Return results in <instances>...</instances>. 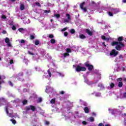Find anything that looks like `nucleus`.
Instances as JSON below:
<instances>
[{"mask_svg": "<svg viewBox=\"0 0 126 126\" xmlns=\"http://www.w3.org/2000/svg\"><path fill=\"white\" fill-rule=\"evenodd\" d=\"M122 41H124V37L123 36H120L118 38V41H113L112 42V46H115V45H117L115 47L116 50L117 51H121L122 50V48L123 47H125V44L122 42Z\"/></svg>", "mask_w": 126, "mask_h": 126, "instance_id": "1", "label": "nucleus"}, {"mask_svg": "<svg viewBox=\"0 0 126 126\" xmlns=\"http://www.w3.org/2000/svg\"><path fill=\"white\" fill-rule=\"evenodd\" d=\"M86 67L84 66H81L79 65H77L76 67V71L77 72H80V71H86Z\"/></svg>", "mask_w": 126, "mask_h": 126, "instance_id": "2", "label": "nucleus"}, {"mask_svg": "<svg viewBox=\"0 0 126 126\" xmlns=\"http://www.w3.org/2000/svg\"><path fill=\"white\" fill-rule=\"evenodd\" d=\"M84 65L86 66V67L88 68V70L90 71H91L94 68V66L92 64H90V62L87 61L84 63Z\"/></svg>", "mask_w": 126, "mask_h": 126, "instance_id": "3", "label": "nucleus"}, {"mask_svg": "<svg viewBox=\"0 0 126 126\" xmlns=\"http://www.w3.org/2000/svg\"><path fill=\"white\" fill-rule=\"evenodd\" d=\"M23 76V72H20L17 75V78L19 81H22L23 82L24 81V79L22 78H20V77Z\"/></svg>", "mask_w": 126, "mask_h": 126, "instance_id": "4", "label": "nucleus"}, {"mask_svg": "<svg viewBox=\"0 0 126 126\" xmlns=\"http://www.w3.org/2000/svg\"><path fill=\"white\" fill-rule=\"evenodd\" d=\"M66 18L67 19H64L63 21V23H69V21L71 20V18L70 17V15L69 14H66Z\"/></svg>", "mask_w": 126, "mask_h": 126, "instance_id": "5", "label": "nucleus"}, {"mask_svg": "<svg viewBox=\"0 0 126 126\" xmlns=\"http://www.w3.org/2000/svg\"><path fill=\"white\" fill-rule=\"evenodd\" d=\"M119 54V52L117 51L116 50L113 49L112 50L110 53V56H113V57H117L118 56V54Z\"/></svg>", "mask_w": 126, "mask_h": 126, "instance_id": "6", "label": "nucleus"}, {"mask_svg": "<svg viewBox=\"0 0 126 126\" xmlns=\"http://www.w3.org/2000/svg\"><path fill=\"white\" fill-rule=\"evenodd\" d=\"M8 108H11V109H12V106H11L10 104H8L7 105V106L5 107V111L7 115H8V114H9V112L8 111Z\"/></svg>", "mask_w": 126, "mask_h": 126, "instance_id": "7", "label": "nucleus"}, {"mask_svg": "<svg viewBox=\"0 0 126 126\" xmlns=\"http://www.w3.org/2000/svg\"><path fill=\"white\" fill-rule=\"evenodd\" d=\"M86 32L88 34L89 36H93V32L89 30V29H87L86 30Z\"/></svg>", "mask_w": 126, "mask_h": 126, "instance_id": "8", "label": "nucleus"}, {"mask_svg": "<svg viewBox=\"0 0 126 126\" xmlns=\"http://www.w3.org/2000/svg\"><path fill=\"white\" fill-rule=\"evenodd\" d=\"M112 11L113 12L114 14H117L118 12H120V10L119 9H112Z\"/></svg>", "mask_w": 126, "mask_h": 126, "instance_id": "9", "label": "nucleus"}, {"mask_svg": "<svg viewBox=\"0 0 126 126\" xmlns=\"http://www.w3.org/2000/svg\"><path fill=\"white\" fill-rule=\"evenodd\" d=\"M84 110L85 113H86V114H88L90 112V111H89V108L88 107H85L84 108Z\"/></svg>", "mask_w": 126, "mask_h": 126, "instance_id": "10", "label": "nucleus"}, {"mask_svg": "<svg viewBox=\"0 0 126 126\" xmlns=\"http://www.w3.org/2000/svg\"><path fill=\"white\" fill-rule=\"evenodd\" d=\"M35 109H36V107L32 105H31V110H32V112H35Z\"/></svg>", "mask_w": 126, "mask_h": 126, "instance_id": "11", "label": "nucleus"}, {"mask_svg": "<svg viewBox=\"0 0 126 126\" xmlns=\"http://www.w3.org/2000/svg\"><path fill=\"white\" fill-rule=\"evenodd\" d=\"M109 85L110 86V88L111 89H113V88H114V87H115V83L111 82L109 84Z\"/></svg>", "mask_w": 126, "mask_h": 126, "instance_id": "12", "label": "nucleus"}, {"mask_svg": "<svg viewBox=\"0 0 126 126\" xmlns=\"http://www.w3.org/2000/svg\"><path fill=\"white\" fill-rule=\"evenodd\" d=\"M20 9L21 10H24L25 9V6L23 4H21L20 5Z\"/></svg>", "mask_w": 126, "mask_h": 126, "instance_id": "13", "label": "nucleus"}, {"mask_svg": "<svg viewBox=\"0 0 126 126\" xmlns=\"http://www.w3.org/2000/svg\"><path fill=\"white\" fill-rule=\"evenodd\" d=\"M79 38H80V39H86V36L84 34H80L79 35Z\"/></svg>", "mask_w": 126, "mask_h": 126, "instance_id": "14", "label": "nucleus"}, {"mask_svg": "<svg viewBox=\"0 0 126 126\" xmlns=\"http://www.w3.org/2000/svg\"><path fill=\"white\" fill-rule=\"evenodd\" d=\"M123 85H124L123 82H119L118 83V87H119L120 88H121V87H123Z\"/></svg>", "mask_w": 126, "mask_h": 126, "instance_id": "15", "label": "nucleus"}, {"mask_svg": "<svg viewBox=\"0 0 126 126\" xmlns=\"http://www.w3.org/2000/svg\"><path fill=\"white\" fill-rule=\"evenodd\" d=\"M8 117L10 118H14V115H13V112H11L9 113Z\"/></svg>", "mask_w": 126, "mask_h": 126, "instance_id": "16", "label": "nucleus"}, {"mask_svg": "<svg viewBox=\"0 0 126 126\" xmlns=\"http://www.w3.org/2000/svg\"><path fill=\"white\" fill-rule=\"evenodd\" d=\"M50 103L51 104H55V103H56V98L52 99L50 101Z\"/></svg>", "mask_w": 126, "mask_h": 126, "instance_id": "17", "label": "nucleus"}, {"mask_svg": "<svg viewBox=\"0 0 126 126\" xmlns=\"http://www.w3.org/2000/svg\"><path fill=\"white\" fill-rule=\"evenodd\" d=\"M9 38L8 37H6L5 39V42L7 44H9Z\"/></svg>", "mask_w": 126, "mask_h": 126, "instance_id": "18", "label": "nucleus"}, {"mask_svg": "<svg viewBox=\"0 0 126 126\" xmlns=\"http://www.w3.org/2000/svg\"><path fill=\"white\" fill-rule=\"evenodd\" d=\"M26 109L27 112H28V111H30V110H31V105H30L29 106H27L26 107Z\"/></svg>", "mask_w": 126, "mask_h": 126, "instance_id": "19", "label": "nucleus"}, {"mask_svg": "<svg viewBox=\"0 0 126 126\" xmlns=\"http://www.w3.org/2000/svg\"><path fill=\"white\" fill-rule=\"evenodd\" d=\"M85 4V2L84 1L83 2H82L80 5V8H83V6Z\"/></svg>", "mask_w": 126, "mask_h": 126, "instance_id": "20", "label": "nucleus"}, {"mask_svg": "<svg viewBox=\"0 0 126 126\" xmlns=\"http://www.w3.org/2000/svg\"><path fill=\"white\" fill-rule=\"evenodd\" d=\"M10 122H12L13 125H15V124H16V121L14 120V119H10Z\"/></svg>", "mask_w": 126, "mask_h": 126, "instance_id": "21", "label": "nucleus"}, {"mask_svg": "<svg viewBox=\"0 0 126 126\" xmlns=\"http://www.w3.org/2000/svg\"><path fill=\"white\" fill-rule=\"evenodd\" d=\"M70 33H71V34H74V33H75V30L73 29H72L70 30Z\"/></svg>", "mask_w": 126, "mask_h": 126, "instance_id": "22", "label": "nucleus"}, {"mask_svg": "<svg viewBox=\"0 0 126 126\" xmlns=\"http://www.w3.org/2000/svg\"><path fill=\"white\" fill-rule=\"evenodd\" d=\"M23 105H26V104H27V103H28V101L26 99H24L23 102Z\"/></svg>", "mask_w": 126, "mask_h": 126, "instance_id": "23", "label": "nucleus"}, {"mask_svg": "<svg viewBox=\"0 0 126 126\" xmlns=\"http://www.w3.org/2000/svg\"><path fill=\"white\" fill-rule=\"evenodd\" d=\"M54 17H56V18H60V17H61V15H60V14H54Z\"/></svg>", "mask_w": 126, "mask_h": 126, "instance_id": "24", "label": "nucleus"}, {"mask_svg": "<svg viewBox=\"0 0 126 126\" xmlns=\"http://www.w3.org/2000/svg\"><path fill=\"white\" fill-rule=\"evenodd\" d=\"M50 42L51 43V44H55V43H56V39H51Z\"/></svg>", "mask_w": 126, "mask_h": 126, "instance_id": "25", "label": "nucleus"}, {"mask_svg": "<svg viewBox=\"0 0 126 126\" xmlns=\"http://www.w3.org/2000/svg\"><path fill=\"white\" fill-rule=\"evenodd\" d=\"M69 56V53H67V52H66V53H64L63 54V57L64 58H66V57Z\"/></svg>", "mask_w": 126, "mask_h": 126, "instance_id": "26", "label": "nucleus"}, {"mask_svg": "<svg viewBox=\"0 0 126 126\" xmlns=\"http://www.w3.org/2000/svg\"><path fill=\"white\" fill-rule=\"evenodd\" d=\"M89 120H90V122H94V117H90L89 118Z\"/></svg>", "mask_w": 126, "mask_h": 126, "instance_id": "27", "label": "nucleus"}, {"mask_svg": "<svg viewBox=\"0 0 126 126\" xmlns=\"http://www.w3.org/2000/svg\"><path fill=\"white\" fill-rule=\"evenodd\" d=\"M50 88H51V87H47V88L45 89V92H46V93H49V90L50 89Z\"/></svg>", "mask_w": 126, "mask_h": 126, "instance_id": "28", "label": "nucleus"}, {"mask_svg": "<svg viewBox=\"0 0 126 126\" xmlns=\"http://www.w3.org/2000/svg\"><path fill=\"white\" fill-rule=\"evenodd\" d=\"M66 52L68 54V53H71V50L70 48H67L66 49Z\"/></svg>", "mask_w": 126, "mask_h": 126, "instance_id": "29", "label": "nucleus"}, {"mask_svg": "<svg viewBox=\"0 0 126 126\" xmlns=\"http://www.w3.org/2000/svg\"><path fill=\"white\" fill-rule=\"evenodd\" d=\"M34 44L36 46H38V45H39V44H40V41H39V40H35Z\"/></svg>", "mask_w": 126, "mask_h": 126, "instance_id": "30", "label": "nucleus"}, {"mask_svg": "<svg viewBox=\"0 0 126 126\" xmlns=\"http://www.w3.org/2000/svg\"><path fill=\"white\" fill-rule=\"evenodd\" d=\"M47 72L48 73L49 77H51V76H52V73H51V71H50V70H48Z\"/></svg>", "mask_w": 126, "mask_h": 126, "instance_id": "31", "label": "nucleus"}, {"mask_svg": "<svg viewBox=\"0 0 126 126\" xmlns=\"http://www.w3.org/2000/svg\"><path fill=\"white\" fill-rule=\"evenodd\" d=\"M34 39H35V36H34L33 35H30V39L31 40H34Z\"/></svg>", "mask_w": 126, "mask_h": 126, "instance_id": "32", "label": "nucleus"}, {"mask_svg": "<svg viewBox=\"0 0 126 126\" xmlns=\"http://www.w3.org/2000/svg\"><path fill=\"white\" fill-rule=\"evenodd\" d=\"M35 4H36V5H37V6H39V7H41V4H40L39 2H35Z\"/></svg>", "mask_w": 126, "mask_h": 126, "instance_id": "33", "label": "nucleus"}, {"mask_svg": "<svg viewBox=\"0 0 126 126\" xmlns=\"http://www.w3.org/2000/svg\"><path fill=\"white\" fill-rule=\"evenodd\" d=\"M68 35V32H64V36L65 37H67Z\"/></svg>", "mask_w": 126, "mask_h": 126, "instance_id": "34", "label": "nucleus"}, {"mask_svg": "<svg viewBox=\"0 0 126 126\" xmlns=\"http://www.w3.org/2000/svg\"><path fill=\"white\" fill-rule=\"evenodd\" d=\"M82 10H84V12H86L87 11V9L86 7H83V8H81Z\"/></svg>", "mask_w": 126, "mask_h": 126, "instance_id": "35", "label": "nucleus"}, {"mask_svg": "<svg viewBox=\"0 0 126 126\" xmlns=\"http://www.w3.org/2000/svg\"><path fill=\"white\" fill-rule=\"evenodd\" d=\"M49 38H50V39H53V38H54V34H49Z\"/></svg>", "mask_w": 126, "mask_h": 126, "instance_id": "36", "label": "nucleus"}, {"mask_svg": "<svg viewBox=\"0 0 126 126\" xmlns=\"http://www.w3.org/2000/svg\"><path fill=\"white\" fill-rule=\"evenodd\" d=\"M1 18L2 19H6V16L4 15H2Z\"/></svg>", "mask_w": 126, "mask_h": 126, "instance_id": "37", "label": "nucleus"}, {"mask_svg": "<svg viewBox=\"0 0 126 126\" xmlns=\"http://www.w3.org/2000/svg\"><path fill=\"white\" fill-rule=\"evenodd\" d=\"M66 30H67V28L65 27L61 30L62 32H63L64 31H66Z\"/></svg>", "mask_w": 126, "mask_h": 126, "instance_id": "38", "label": "nucleus"}, {"mask_svg": "<svg viewBox=\"0 0 126 126\" xmlns=\"http://www.w3.org/2000/svg\"><path fill=\"white\" fill-rule=\"evenodd\" d=\"M117 80L118 82L120 81V82H122V81H123V78H118L117 79Z\"/></svg>", "mask_w": 126, "mask_h": 126, "instance_id": "39", "label": "nucleus"}, {"mask_svg": "<svg viewBox=\"0 0 126 126\" xmlns=\"http://www.w3.org/2000/svg\"><path fill=\"white\" fill-rule=\"evenodd\" d=\"M18 31H19V32H22V31H24V29H23V28H19L18 29Z\"/></svg>", "mask_w": 126, "mask_h": 126, "instance_id": "40", "label": "nucleus"}, {"mask_svg": "<svg viewBox=\"0 0 126 126\" xmlns=\"http://www.w3.org/2000/svg\"><path fill=\"white\" fill-rule=\"evenodd\" d=\"M98 87H100V88H102L103 87V84L102 83H99L98 85Z\"/></svg>", "mask_w": 126, "mask_h": 126, "instance_id": "41", "label": "nucleus"}, {"mask_svg": "<svg viewBox=\"0 0 126 126\" xmlns=\"http://www.w3.org/2000/svg\"><path fill=\"white\" fill-rule=\"evenodd\" d=\"M28 54L31 55V56H34V53L31 52L30 51H28Z\"/></svg>", "mask_w": 126, "mask_h": 126, "instance_id": "42", "label": "nucleus"}, {"mask_svg": "<svg viewBox=\"0 0 126 126\" xmlns=\"http://www.w3.org/2000/svg\"><path fill=\"white\" fill-rule=\"evenodd\" d=\"M51 12V10H44V13H50Z\"/></svg>", "mask_w": 126, "mask_h": 126, "instance_id": "43", "label": "nucleus"}, {"mask_svg": "<svg viewBox=\"0 0 126 126\" xmlns=\"http://www.w3.org/2000/svg\"><path fill=\"white\" fill-rule=\"evenodd\" d=\"M45 124L46 126H49V125H50V122H49V121H45Z\"/></svg>", "mask_w": 126, "mask_h": 126, "instance_id": "44", "label": "nucleus"}, {"mask_svg": "<svg viewBox=\"0 0 126 126\" xmlns=\"http://www.w3.org/2000/svg\"><path fill=\"white\" fill-rule=\"evenodd\" d=\"M108 13L110 16H113V13L112 12H108Z\"/></svg>", "mask_w": 126, "mask_h": 126, "instance_id": "45", "label": "nucleus"}, {"mask_svg": "<svg viewBox=\"0 0 126 126\" xmlns=\"http://www.w3.org/2000/svg\"><path fill=\"white\" fill-rule=\"evenodd\" d=\"M82 124L84 126H86V125H87V122L86 121H83Z\"/></svg>", "mask_w": 126, "mask_h": 126, "instance_id": "46", "label": "nucleus"}, {"mask_svg": "<svg viewBox=\"0 0 126 126\" xmlns=\"http://www.w3.org/2000/svg\"><path fill=\"white\" fill-rule=\"evenodd\" d=\"M12 29L13 31L16 30V27H15V26H13V27H12Z\"/></svg>", "mask_w": 126, "mask_h": 126, "instance_id": "47", "label": "nucleus"}, {"mask_svg": "<svg viewBox=\"0 0 126 126\" xmlns=\"http://www.w3.org/2000/svg\"><path fill=\"white\" fill-rule=\"evenodd\" d=\"M101 39H102V40H105V39H106V36H105V35H102Z\"/></svg>", "mask_w": 126, "mask_h": 126, "instance_id": "48", "label": "nucleus"}, {"mask_svg": "<svg viewBox=\"0 0 126 126\" xmlns=\"http://www.w3.org/2000/svg\"><path fill=\"white\" fill-rule=\"evenodd\" d=\"M9 85H10V86H13V84L12 83V82H11V81H9Z\"/></svg>", "mask_w": 126, "mask_h": 126, "instance_id": "49", "label": "nucleus"}, {"mask_svg": "<svg viewBox=\"0 0 126 126\" xmlns=\"http://www.w3.org/2000/svg\"><path fill=\"white\" fill-rule=\"evenodd\" d=\"M41 102H42V98L39 97L38 98V103H41Z\"/></svg>", "mask_w": 126, "mask_h": 126, "instance_id": "50", "label": "nucleus"}, {"mask_svg": "<svg viewBox=\"0 0 126 126\" xmlns=\"http://www.w3.org/2000/svg\"><path fill=\"white\" fill-rule=\"evenodd\" d=\"M21 43L22 44H24V43H25V40H24V39H22V40H21Z\"/></svg>", "mask_w": 126, "mask_h": 126, "instance_id": "51", "label": "nucleus"}, {"mask_svg": "<svg viewBox=\"0 0 126 126\" xmlns=\"http://www.w3.org/2000/svg\"><path fill=\"white\" fill-rule=\"evenodd\" d=\"M60 94H61V95H63V94H64V92L63 91L60 92Z\"/></svg>", "mask_w": 126, "mask_h": 126, "instance_id": "52", "label": "nucleus"}, {"mask_svg": "<svg viewBox=\"0 0 126 126\" xmlns=\"http://www.w3.org/2000/svg\"><path fill=\"white\" fill-rule=\"evenodd\" d=\"M105 41L109 42V40H110V38H109L108 37H105Z\"/></svg>", "mask_w": 126, "mask_h": 126, "instance_id": "53", "label": "nucleus"}, {"mask_svg": "<svg viewBox=\"0 0 126 126\" xmlns=\"http://www.w3.org/2000/svg\"><path fill=\"white\" fill-rule=\"evenodd\" d=\"M12 63H13V61L12 60H11L10 61V64H12Z\"/></svg>", "mask_w": 126, "mask_h": 126, "instance_id": "54", "label": "nucleus"}, {"mask_svg": "<svg viewBox=\"0 0 126 126\" xmlns=\"http://www.w3.org/2000/svg\"><path fill=\"white\" fill-rule=\"evenodd\" d=\"M119 59H124V57H123V55H120L119 56Z\"/></svg>", "mask_w": 126, "mask_h": 126, "instance_id": "55", "label": "nucleus"}, {"mask_svg": "<svg viewBox=\"0 0 126 126\" xmlns=\"http://www.w3.org/2000/svg\"><path fill=\"white\" fill-rule=\"evenodd\" d=\"M98 126H104L102 123H99L98 125Z\"/></svg>", "mask_w": 126, "mask_h": 126, "instance_id": "56", "label": "nucleus"}, {"mask_svg": "<svg viewBox=\"0 0 126 126\" xmlns=\"http://www.w3.org/2000/svg\"><path fill=\"white\" fill-rule=\"evenodd\" d=\"M123 96H124V97L125 98L126 97V93H124V94H123Z\"/></svg>", "mask_w": 126, "mask_h": 126, "instance_id": "57", "label": "nucleus"}, {"mask_svg": "<svg viewBox=\"0 0 126 126\" xmlns=\"http://www.w3.org/2000/svg\"><path fill=\"white\" fill-rule=\"evenodd\" d=\"M93 116H94V117H96V113L94 112L93 113Z\"/></svg>", "mask_w": 126, "mask_h": 126, "instance_id": "58", "label": "nucleus"}, {"mask_svg": "<svg viewBox=\"0 0 126 126\" xmlns=\"http://www.w3.org/2000/svg\"><path fill=\"white\" fill-rule=\"evenodd\" d=\"M102 45H103V46H104L105 47H107L106 44H105V42H102Z\"/></svg>", "mask_w": 126, "mask_h": 126, "instance_id": "59", "label": "nucleus"}, {"mask_svg": "<svg viewBox=\"0 0 126 126\" xmlns=\"http://www.w3.org/2000/svg\"><path fill=\"white\" fill-rule=\"evenodd\" d=\"M2 33H3V34H5V33H6V32L5 31H3L2 32Z\"/></svg>", "mask_w": 126, "mask_h": 126, "instance_id": "60", "label": "nucleus"}, {"mask_svg": "<svg viewBox=\"0 0 126 126\" xmlns=\"http://www.w3.org/2000/svg\"><path fill=\"white\" fill-rule=\"evenodd\" d=\"M10 112H11V113H13V110L12 109H10L9 110Z\"/></svg>", "mask_w": 126, "mask_h": 126, "instance_id": "61", "label": "nucleus"}, {"mask_svg": "<svg viewBox=\"0 0 126 126\" xmlns=\"http://www.w3.org/2000/svg\"><path fill=\"white\" fill-rule=\"evenodd\" d=\"M123 2L124 3H126V0H123Z\"/></svg>", "mask_w": 126, "mask_h": 126, "instance_id": "62", "label": "nucleus"}, {"mask_svg": "<svg viewBox=\"0 0 126 126\" xmlns=\"http://www.w3.org/2000/svg\"><path fill=\"white\" fill-rule=\"evenodd\" d=\"M105 126H111L110 125H109V124H106V125H105Z\"/></svg>", "mask_w": 126, "mask_h": 126, "instance_id": "63", "label": "nucleus"}, {"mask_svg": "<svg viewBox=\"0 0 126 126\" xmlns=\"http://www.w3.org/2000/svg\"><path fill=\"white\" fill-rule=\"evenodd\" d=\"M124 81H126V78H124Z\"/></svg>", "mask_w": 126, "mask_h": 126, "instance_id": "64", "label": "nucleus"}]
</instances>
